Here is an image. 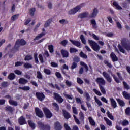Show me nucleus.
I'll return each mask as SVG.
<instances>
[{"label": "nucleus", "instance_id": "nucleus-1", "mask_svg": "<svg viewBox=\"0 0 130 130\" xmlns=\"http://www.w3.org/2000/svg\"><path fill=\"white\" fill-rule=\"evenodd\" d=\"M27 44V42L24 40V39H17L14 47V49L11 50L12 52H17V51H19V48L21 47V46H24V45H26Z\"/></svg>", "mask_w": 130, "mask_h": 130}, {"label": "nucleus", "instance_id": "nucleus-2", "mask_svg": "<svg viewBox=\"0 0 130 130\" xmlns=\"http://www.w3.org/2000/svg\"><path fill=\"white\" fill-rule=\"evenodd\" d=\"M95 81L96 82L97 84H98L99 87L102 94H106V91H105L104 87L103 86H105L106 82L104 79L101 77H98L96 79Z\"/></svg>", "mask_w": 130, "mask_h": 130}, {"label": "nucleus", "instance_id": "nucleus-3", "mask_svg": "<svg viewBox=\"0 0 130 130\" xmlns=\"http://www.w3.org/2000/svg\"><path fill=\"white\" fill-rule=\"evenodd\" d=\"M38 127L40 129V130H50L51 129V127L50 125L48 124H44V123L41 121H38L37 122Z\"/></svg>", "mask_w": 130, "mask_h": 130}, {"label": "nucleus", "instance_id": "nucleus-4", "mask_svg": "<svg viewBox=\"0 0 130 130\" xmlns=\"http://www.w3.org/2000/svg\"><path fill=\"white\" fill-rule=\"evenodd\" d=\"M85 6V4L82 3L80 5H78L76 7L72 9H71L69 12V15H75L76 13H77L78 11H80L82 7Z\"/></svg>", "mask_w": 130, "mask_h": 130}, {"label": "nucleus", "instance_id": "nucleus-5", "mask_svg": "<svg viewBox=\"0 0 130 130\" xmlns=\"http://www.w3.org/2000/svg\"><path fill=\"white\" fill-rule=\"evenodd\" d=\"M88 43L91 46L92 49L94 51H99L100 50V46L95 41L91 40H88Z\"/></svg>", "mask_w": 130, "mask_h": 130}, {"label": "nucleus", "instance_id": "nucleus-6", "mask_svg": "<svg viewBox=\"0 0 130 130\" xmlns=\"http://www.w3.org/2000/svg\"><path fill=\"white\" fill-rule=\"evenodd\" d=\"M43 111L46 116V118L49 119L52 117V113H51L50 109H48L47 107H44L43 108Z\"/></svg>", "mask_w": 130, "mask_h": 130}, {"label": "nucleus", "instance_id": "nucleus-7", "mask_svg": "<svg viewBox=\"0 0 130 130\" xmlns=\"http://www.w3.org/2000/svg\"><path fill=\"white\" fill-rule=\"evenodd\" d=\"M35 113L36 115L40 118H43V117L44 116V114H43V112H42V110H41L38 107L35 108Z\"/></svg>", "mask_w": 130, "mask_h": 130}, {"label": "nucleus", "instance_id": "nucleus-8", "mask_svg": "<svg viewBox=\"0 0 130 130\" xmlns=\"http://www.w3.org/2000/svg\"><path fill=\"white\" fill-rule=\"evenodd\" d=\"M54 95V99L56 100L58 102V103H62L63 102V99L61 97L58 93L54 92L53 93Z\"/></svg>", "mask_w": 130, "mask_h": 130}, {"label": "nucleus", "instance_id": "nucleus-9", "mask_svg": "<svg viewBox=\"0 0 130 130\" xmlns=\"http://www.w3.org/2000/svg\"><path fill=\"white\" fill-rule=\"evenodd\" d=\"M36 96L40 101H43L45 99V95L42 92H36Z\"/></svg>", "mask_w": 130, "mask_h": 130}, {"label": "nucleus", "instance_id": "nucleus-10", "mask_svg": "<svg viewBox=\"0 0 130 130\" xmlns=\"http://www.w3.org/2000/svg\"><path fill=\"white\" fill-rule=\"evenodd\" d=\"M103 76L107 80L108 83H111L112 82V78L110 77V75L107 73L106 72H103Z\"/></svg>", "mask_w": 130, "mask_h": 130}, {"label": "nucleus", "instance_id": "nucleus-11", "mask_svg": "<svg viewBox=\"0 0 130 130\" xmlns=\"http://www.w3.org/2000/svg\"><path fill=\"white\" fill-rule=\"evenodd\" d=\"M18 123L20 125H24V124H27V121L26 118L24 116H21L18 118Z\"/></svg>", "mask_w": 130, "mask_h": 130}, {"label": "nucleus", "instance_id": "nucleus-12", "mask_svg": "<svg viewBox=\"0 0 130 130\" xmlns=\"http://www.w3.org/2000/svg\"><path fill=\"white\" fill-rule=\"evenodd\" d=\"M99 11L97 8H94L92 13L89 15L90 19H94L97 17Z\"/></svg>", "mask_w": 130, "mask_h": 130}, {"label": "nucleus", "instance_id": "nucleus-13", "mask_svg": "<svg viewBox=\"0 0 130 130\" xmlns=\"http://www.w3.org/2000/svg\"><path fill=\"white\" fill-rule=\"evenodd\" d=\"M121 44L122 46L126 49V50H127L128 51H129L130 50V42H126L124 41H122L121 42Z\"/></svg>", "mask_w": 130, "mask_h": 130}, {"label": "nucleus", "instance_id": "nucleus-14", "mask_svg": "<svg viewBox=\"0 0 130 130\" xmlns=\"http://www.w3.org/2000/svg\"><path fill=\"white\" fill-rule=\"evenodd\" d=\"M62 111L63 115L66 119H70V118L72 117V115H71V114L67 111V110L63 109Z\"/></svg>", "mask_w": 130, "mask_h": 130}, {"label": "nucleus", "instance_id": "nucleus-15", "mask_svg": "<svg viewBox=\"0 0 130 130\" xmlns=\"http://www.w3.org/2000/svg\"><path fill=\"white\" fill-rule=\"evenodd\" d=\"M110 57H111L113 62H115V61H118V57H117V56H116L115 53L113 52L111 53Z\"/></svg>", "mask_w": 130, "mask_h": 130}, {"label": "nucleus", "instance_id": "nucleus-16", "mask_svg": "<svg viewBox=\"0 0 130 130\" xmlns=\"http://www.w3.org/2000/svg\"><path fill=\"white\" fill-rule=\"evenodd\" d=\"M110 101L111 102V106L113 107V108H116V107H117V103L113 98H111L110 99Z\"/></svg>", "mask_w": 130, "mask_h": 130}, {"label": "nucleus", "instance_id": "nucleus-17", "mask_svg": "<svg viewBox=\"0 0 130 130\" xmlns=\"http://www.w3.org/2000/svg\"><path fill=\"white\" fill-rule=\"evenodd\" d=\"M5 110L6 111L9 112L11 114H13V113L14 112V110H15V109L11 106H8L5 107Z\"/></svg>", "mask_w": 130, "mask_h": 130}, {"label": "nucleus", "instance_id": "nucleus-18", "mask_svg": "<svg viewBox=\"0 0 130 130\" xmlns=\"http://www.w3.org/2000/svg\"><path fill=\"white\" fill-rule=\"evenodd\" d=\"M54 127L55 130L62 129V126L58 121H56V122L54 123Z\"/></svg>", "mask_w": 130, "mask_h": 130}, {"label": "nucleus", "instance_id": "nucleus-19", "mask_svg": "<svg viewBox=\"0 0 130 130\" xmlns=\"http://www.w3.org/2000/svg\"><path fill=\"white\" fill-rule=\"evenodd\" d=\"M88 16H89V12H85L79 14L78 18H80V19H84V18H87Z\"/></svg>", "mask_w": 130, "mask_h": 130}, {"label": "nucleus", "instance_id": "nucleus-20", "mask_svg": "<svg viewBox=\"0 0 130 130\" xmlns=\"http://www.w3.org/2000/svg\"><path fill=\"white\" fill-rule=\"evenodd\" d=\"M116 100L118 103L119 105L121 106V107H123L125 106V103L124 102V101H123V100L120 99H116Z\"/></svg>", "mask_w": 130, "mask_h": 130}, {"label": "nucleus", "instance_id": "nucleus-21", "mask_svg": "<svg viewBox=\"0 0 130 130\" xmlns=\"http://www.w3.org/2000/svg\"><path fill=\"white\" fill-rule=\"evenodd\" d=\"M61 54L64 58L69 57V52L64 49L61 50Z\"/></svg>", "mask_w": 130, "mask_h": 130}, {"label": "nucleus", "instance_id": "nucleus-22", "mask_svg": "<svg viewBox=\"0 0 130 130\" xmlns=\"http://www.w3.org/2000/svg\"><path fill=\"white\" fill-rule=\"evenodd\" d=\"M71 42H72L74 45L75 46H77V47H79V48H81L82 47H81V43L78 41H74L73 40H70Z\"/></svg>", "mask_w": 130, "mask_h": 130}, {"label": "nucleus", "instance_id": "nucleus-23", "mask_svg": "<svg viewBox=\"0 0 130 130\" xmlns=\"http://www.w3.org/2000/svg\"><path fill=\"white\" fill-rule=\"evenodd\" d=\"M113 5L115 8H116V10H118L119 11H120L122 10V7L121 6H119L117 2L116 1H114L113 3Z\"/></svg>", "mask_w": 130, "mask_h": 130}, {"label": "nucleus", "instance_id": "nucleus-24", "mask_svg": "<svg viewBox=\"0 0 130 130\" xmlns=\"http://www.w3.org/2000/svg\"><path fill=\"white\" fill-rule=\"evenodd\" d=\"M122 94L126 100H130V93H127L126 91H123Z\"/></svg>", "mask_w": 130, "mask_h": 130}, {"label": "nucleus", "instance_id": "nucleus-25", "mask_svg": "<svg viewBox=\"0 0 130 130\" xmlns=\"http://www.w3.org/2000/svg\"><path fill=\"white\" fill-rule=\"evenodd\" d=\"M28 83V81L24 78H21L19 79V84L20 85H26Z\"/></svg>", "mask_w": 130, "mask_h": 130}, {"label": "nucleus", "instance_id": "nucleus-26", "mask_svg": "<svg viewBox=\"0 0 130 130\" xmlns=\"http://www.w3.org/2000/svg\"><path fill=\"white\" fill-rule=\"evenodd\" d=\"M28 124L29 125L30 127L32 129H35L36 128V125L33 122V121L29 120L28 121Z\"/></svg>", "mask_w": 130, "mask_h": 130}, {"label": "nucleus", "instance_id": "nucleus-27", "mask_svg": "<svg viewBox=\"0 0 130 130\" xmlns=\"http://www.w3.org/2000/svg\"><path fill=\"white\" fill-rule=\"evenodd\" d=\"M79 119L82 123H84L85 120V116L84 115V113H83L82 112L79 113Z\"/></svg>", "mask_w": 130, "mask_h": 130}, {"label": "nucleus", "instance_id": "nucleus-28", "mask_svg": "<svg viewBox=\"0 0 130 130\" xmlns=\"http://www.w3.org/2000/svg\"><path fill=\"white\" fill-rule=\"evenodd\" d=\"M80 66L84 67L85 73H88V71H89V67H88V65H87V64H85V63L83 61H81Z\"/></svg>", "mask_w": 130, "mask_h": 130}, {"label": "nucleus", "instance_id": "nucleus-29", "mask_svg": "<svg viewBox=\"0 0 130 130\" xmlns=\"http://www.w3.org/2000/svg\"><path fill=\"white\" fill-rule=\"evenodd\" d=\"M88 120L90 124H91L92 126H95L96 125V122L94 121V119H93L92 117H88Z\"/></svg>", "mask_w": 130, "mask_h": 130}, {"label": "nucleus", "instance_id": "nucleus-30", "mask_svg": "<svg viewBox=\"0 0 130 130\" xmlns=\"http://www.w3.org/2000/svg\"><path fill=\"white\" fill-rule=\"evenodd\" d=\"M123 85L124 87V89L125 90H126L127 91H128V90H130V86L125 81L123 82Z\"/></svg>", "mask_w": 130, "mask_h": 130}, {"label": "nucleus", "instance_id": "nucleus-31", "mask_svg": "<svg viewBox=\"0 0 130 130\" xmlns=\"http://www.w3.org/2000/svg\"><path fill=\"white\" fill-rule=\"evenodd\" d=\"M9 104H10V105H13L14 106H18V102H17V101H16L10 100L9 101Z\"/></svg>", "mask_w": 130, "mask_h": 130}, {"label": "nucleus", "instance_id": "nucleus-32", "mask_svg": "<svg viewBox=\"0 0 130 130\" xmlns=\"http://www.w3.org/2000/svg\"><path fill=\"white\" fill-rule=\"evenodd\" d=\"M45 35V34L44 33H41L39 34L37 36L35 37V38L34 39V41H35L36 40H39L40 38H41L43 36H44Z\"/></svg>", "mask_w": 130, "mask_h": 130}, {"label": "nucleus", "instance_id": "nucleus-33", "mask_svg": "<svg viewBox=\"0 0 130 130\" xmlns=\"http://www.w3.org/2000/svg\"><path fill=\"white\" fill-rule=\"evenodd\" d=\"M91 24L92 25V27L94 29H97V24L95 19H92L90 20Z\"/></svg>", "mask_w": 130, "mask_h": 130}, {"label": "nucleus", "instance_id": "nucleus-34", "mask_svg": "<svg viewBox=\"0 0 130 130\" xmlns=\"http://www.w3.org/2000/svg\"><path fill=\"white\" fill-rule=\"evenodd\" d=\"M16 78V75L13 73H11L9 74L8 77V79H10V80H13Z\"/></svg>", "mask_w": 130, "mask_h": 130}, {"label": "nucleus", "instance_id": "nucleus-35", "mask_svg": "<svg viewBox=\"0 0 130 130\" xmlns=\"http://www.w3.org/2000/svg\"><path fill=\"white\" fill-rule=\"evenodd\" d=\"M37 79H39V80H43V77L40 71H37Z\"/></svg>", "mask_w": 130, "mask_h": 130}, {"label": "nucleus", "instance_id": "nucleus-36", "mask_svg": "<svg viewBox=\"0 0 130 130\" xmlns=\"http://www.w3.org/2000/svg\"><path fill=\"white\" fill-rule=\"evenodd\" d=\"M129 124V122H128V120L126 119H125L121 122V125H122V126H126Z\"/></svg>", "mask_w": 130, "mask_h": 130}, {"label": "nucleus", "instance_id": "nucleus-37", "mask_svg": "<svg viewBox=\"0 0 130 130\" xmlns=\"http://www.w3.org/2000/svg\"><path fill=\"white\" fill-rule=\"evenodd\" d=\"M51 22H52V19H49L47 21H46V22L44 24L45 28H47V27H49V26L50 25V23H51Z\"/></svg>", "mask_w": 130, "mask_h": 130}, {"label": "nucleus", "instance_id": "nucleus-38", "mask_svg": "<svg viewBox=\"0 0 130 130\" xmlns=\"http://www.w3.org/2000/svg\"><path fill=\"white\" fill-rule=\"evenodd\" d=\"M52 105L53 107H54L55 111H57V112L59 111V106L57 105V103H53Z\"/></svg>", "mask_w": 130, "mask_h": 130}, {"label": "nucleus", "instance_id": "nucleus-39", "mask_svg": "<svg viewBox=\"0 0 130 130\" xmlns=\"http://www.w3.org/2000/svg\"><path fill=\"white\" fill-rule=\"evenodd\" d=\"M23 67L25 69H32V68H33L32 64H30L29 63H24Z\"/></svg>", "mask_w": 130, "mask_h": 130}, {"label": "nucleus", "instance_id": "nucleus-40", "mask_svg": "<svg viewBox=\"0 0 130 130\" xmlns=\"http://www.w3.org/2000/svg\"><path fill=\"white\" fill-rule=\"evenodd\" d=\"M36 11V9L34 8H31L29 10V14L30 16L33 17L34 16V14H35V11Z\"/></svg>", "mask_w": 130, "mask_h": 130}, {"label": "nucleus", "instance_id": "nucleus-41", "mask_svg": "<svg viewBox=\"0 0 130 130\" xmlns=\"http://www.w3.org/2000/svg\"><path fill=\"white\" fill-rule=\"evenodd\" d=\"M43 72L46 75H51V71L48 69L45 68Z\"/></svg>", "mask_w": 130, "mask_h": 130}, {"label": "nucleus", "instance_id": "nucleus-42", "mask_svg": "<svg viewBox=\"0 0 130 130\" xmlns=\"http://www.w3.org/2000/svg\"><path fill=\"white\" fill-rule=\"evenodd\" d=\"M79 55L80 57H82V58H85V59H87L88 58V56L86 54H84V52H81L79 54Z\"/></svg>", "mask_w": 130, "mask_h": 130}, {"label": "nucleus", "instance_id": "nucleus-43", "mask_svg": "<svg viewBox=\"0 0 130 130\" xmlns=\"http://www.w3.org/2000/svg\"><path fill=\"white\" fill-rule=\"evenodd\" d=\"M94 100L99 106H102V103L97 98V96H94Z\"/></svg>", "mask_w": 130, "mask_h": 130}, {"label": "nucleus", "instance_id": "nucleus-44", "mask_svg": "<svg viewBox=\"0 0 130 130\" xmlns=\"http://www.w3.org/2000/svg\"><path fill=\"white\" fill-rule=\"evenodd\" d=\"M112 77H113L115 82H116V83H117V84H119L120 83L119 79L117 78V77H116V76H115V75L113 74Z\"/></svg>", "mask_w": 130, "mask_h": 130}, {"label": "nucleus", "instance_id": "nucleus-45", "mask_svg": "<svg viewBox=\"0 0 130 130\" xmlns=\"http://www.w3.org/2000/svg\"><path fill=\"white\" fill-rule=\"evenodd\" d=\"M33 59V57L31 55H27L25 56V57L24 58V60H32Z\"/></svg>", "mask_w": 130, "mask_h": 130}, {"label": "nucleus", "instance_id": "nucleus-46", "mask_svg": "<svg viewBox=\"0 0 130 130\" xmlns=\"http://www.w3.org/2000/svg\"><path fill=\"white\" fill-rule=\"evenodd\" d=\"M118 48H119L120 52H122V53H125V50H124V49H123V48H122V46H121L120 44H119L118 45Z\"/></svg>", "mask_w": 130, "mask_h": 130}, {"label": "nucleus", "instance_id": "nucleus-47", "mask_svg": "<svg viewBox=\"0 0 130 130\" xmlns=\"http://www.w3.org/2000/svg\"><path fill=\"white\" fill-rule=\"evenodd\" d=\"M48 50L49 52H50V53H52V52H53V51H54V49L53 48V45H50L48 46Z\"/></svg>", "mask_w": 130, "mask_h": 130}, {"label": "nucleus", "instance_id": "nucleus-48", "mask_svg": "<svg viewBox=\"0 0 130 130\" xmlns=\"http://www.w3.org/2000/svg\"><path fill=\"white\" fill-rule=\"evenodd\" d=\"M73 117L74 118V120L75 122L77 123V124H81V122L80 121V120L78 119L77 117V116L73 115Z\"/></svg>", "mask_w": 130, "mask_h": 130}, {"label": "nucleus", "instance_id": "nucleus-49", "mask_svg": "<svg viewBox=\"0 0 130 130\" xmlns=\"http://www.w3.org/2000/svg\"><path fill=\"white\" fill-rule=\"evenodd\" d=\"M63 95L67 99H69L70 100H73V95L70 94H67L66 93H63Z\"/></svg>", "mask_w": 130, "mask_h": 130}, {"label": "nucleus", "instance_id": "nucleus-50", "mask_svg": "<svg viewBox=\"0 0 130 130\" xmlns=\"http://www.w3.org/2000/svg\"><path fill=\"white\" fill-rule=\"evenodd\" d=\"M1 86L3 87V88H7V87L9 86V82L4 81L2 82Z\"/></svg>", "mask_w": 130, "mask_h": 130}, {"label": "nucleus", "instance_id": "nucleus-51", "mask_svg": "<svg viewBox=\"0 0 130 130\" xmlns=\"http://www.w3.org/2000/svg\"><path fill=\"white\" fill-rule=\"evenodd\" d=\"M19 89H20V90H24V91H29V90H30V87L29 86L20 87Z\"/></svg>", "mask_w": 130, "mask_h": 130}, {"label": "nucleus", "instance_id": "nucleus-52", "mask_svg": "<svg viewBox=\"0 0 130 130\" xmlns=\"http://www.w3.org/2000/svg\"><path fill=\"white\" fill-rule=\"evenodd\" d=\"M125 113L126 115H127L128 116H130V107H127L126 108L125 110Z\"/></svg>", "mask_w": 130, "mask_h": 130}, {"label": "nucleus", "instance_id": "nucleus-53", "mask_svg": "<svg viewBox=\"0 0 130 130\" xmlns=\"http://www.w3.org/2000/svg\"><path fill=\"white\" fill-rule=\"evenodd\" d=\"M60 44L64 47L67 46V44H68V40H63V41H61Z\"/></svg>", "mask_w": 130, "mask_h": 130}, {"label": "nucleus", "instance_id": "nucleus-54", "mask_svg": "<svg viewBox=\"0 0 130 130\" xmlns=\"http://www.w3.org/2000/svg\"><path fill=\"white\" fill-rule=\"evenodd\" d=\"M19 18V15L18 14H15L14 15H13L11 17L12 21H16Z\"/></svg>", "mask_w": 130, "mask_h": 130}, {"label": "nucleus", "instance_id": "nucleus-55", "mask_svg": "<svg viewBox=\"0 0 130 130\" xmlns=\"http://www.w3.org/2000/svg\"><path fill=\"white\" fill-rule=\"evenodd\" d=\"M70 53H74L78 52V49H77L75 48H70Z\"/></svg>", "mask_w": 130, "mask_h": 130}, {"label": "nucleus", "instance_id": "nucleus-56", "mask_svg": "<svg viewBox=\"0 0 130 130\" xmlns=\"http://www.w3.org/2000/svg\"><path fill=\"white\" fill-rule=\"evenodd\" d=\"M104 62L105 64H106V66H107V67H108V68H109L110 69L112 68V65L111 64V63H109L108 61L105 60Z\"/></svg>", "mask_w": 130, "mask_h": 130}, {"label": "nucleus", "instance_id": "nucleus-57", "mask_svg": "<svg viewBox=\"0 0 130 130\" xmlns=\"http://www.w3.org/2000/svg\"><path fill=\"white\" fill-rule=\"evenodd\" d=\"M105 120H106V122L108 125H109V126H111V125H112V122L108 118H106L105 119Z\"/></svg>", "mask_w": 130, "mask_h": 130}, {"label": "nucleus", "instance_id": "nucleus-58", "mask_svg": "<svg viewBox=\"0 0 130 130\" xmlns=\"http://www.w3.org/2000/svg\"><path fill=\"white\" fill-rule=\"evenodd\" d=\"M22 64H24V62L23 61H17L15 62V67H21Z\"/></svg>", "mask_w": 130, "mask_h": 130}, {"label": "nucleus", "instance_id": "nucleus-59", "mask_svg": "<svg viewBox=\"0 0 130 130\" xmlns=\"http://www.w3.org/2000/svg\"><path fill=\"white\" fill-rule=\"evenodd\" d=\"M80 39H81L82 43H83V44H86V40L85 39V37H84V36L83 35H81L80 36Z\"/></svg>", "mask_w": 130, "mask_h": 130}, {"label": "nucleus", "instance_id": "nucleus-60", "mask_svg": "<svg viewBox=\"0 0 130 130\" xmlns=\"http://www.w3.org/2000/svg\"><path fill=\"white\" fill-rule=\"evenodd\" d=\"M77 82L79 85H83L84 83V81H83V80L79 77L77 78Z\"/></svg>", "mask_w": 130, "mask_h": 130}, {"label": "nucleus", "instance_id": "nucleus-61", "mask_svg": "<svg viewBox=\"0 0 130 130\" xmlns=\"http://www.w3.org/2000/svg\"><path fill=\"white\" fill-rule=\"evenodd\" d=\"M93 92L95 93V94H96V95H98V96H101L102 95L100 91H98V90L95 88L93 89Z\"/></svg>", "mask_w": 130, "mask_h": 130}, {"label": "nucleus", "instance_id": "nucleus-62", "mask_svg": "<svg viewBox=\"0 0 130 130\" xmlns=\"http://www.w3.org/2000/svg\"><path fill=\"white\" fill-rule=\"evenodd\" d=\"M77 67H78V63L74 62L72 63L71 69V70H74V69H76V68H77Z\"/></svg>", "mask_w": 130, "mask_h": 130}, {"label": "nucleus", "instance_id": "nucleus-63", "mask_svg": "<svg viewBox=\"0 0 130 130\" xmlns=\"http://www.w3.org/2000/svg\"><path fill=\"white\" fill-rule=\"evenodd\" d=\"M55 76L58 79H61L62 78L61 74L58 72L55 73Z\"/></svg>", "mask_w": 130, "mask_h": 130}, {"label": "nucleus", "instance_id": "nucleus-64", "mask_svg": "<svg viewBox=\"0 0 130 130\" xmlns=\"http://www.w3.org/2000/svg\"><path fill=\"white\" fill-rule=\"evenodd\" d=\"M64 127L66 130H72V129L71 128L70 126H69V125L67 123H65L64 124Z\"/></svg>", "mask_w": 130, "mask_h": 130}]
</instances>
